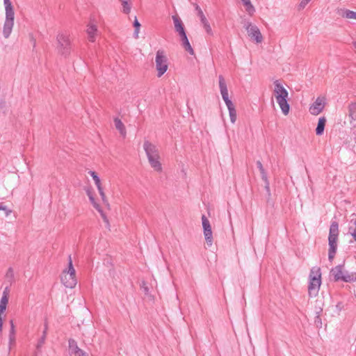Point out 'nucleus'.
<instances>
[{"label":"nucleus","mask_w":356,"mask_h":356,"mask_svg":"<svg viewBox=\"0 0 356 356\" xmlns=\"http://www.w3.org/2000/svg\"><path fill=\"white\" fill-rule=\"evenodd\" d=\"M57 40L58 44H63L65 43L66 44H69L70 43V38L67 34L59 33L57 35Z\"/></svg>","instance_id":"b1692460"},{"label":"nucleus","mask_w":356,"mask_h":356,"mask_svg":"<svg viewBox=\"0 0 356 356\" xmlns=\"http://www.w3.org/2000/svg\"><path fill=\"white\" fill-rule=\"evenodd\" d=\"M88 173L92 177L97 188H100L102 187L101 181L99 177L97 176V173L94 171H89Z\"/></svg>","instance_id":"c85d7f7f"},{"label":"nucleus","mask_w":356,"mask_h":356,"mask_svg":"<svg viewBox=\"0 0 356 356\" xmlns=\"http://www.w3.org/2000/svg\"><path fill=\"white\" fill-rule=\"evenodd\" d=\"M7 277H13V270L11 268H10L6 273Z\"/></svg>","instance_id":"4c0bfd02"},{"label":"nucleus","mask_w":356,"mask_h":356,"mask_svg":"<svg viewBox=\"0 0 356 356\" xmlns=\"http://www.w3.org/2000/svg\"><path fill=\"white\" fill-rule=\"evenodd\" d=\"M185 50L191 55L194 54V51L192 48V46H185Z\"/></svg>","instance_id":"e433bc0d"},{"label":"nucleus","mask_w":356,"mask_h":356,"mask_svg":"<svg viewBox=\"0 0 356 356\" xmlns=\"http://www.w3.org/2000/svg\"><path fill=\"white\" fill-rule=\"evenodd\" d=\"M353 135H354V140L356 142V130L353 132Z\"/></svg>","instance_id":"37998d69"},{"label":"nucleus","mask_w":356,"mask_h":356,"mask_svg":"<svg viewBox=\"0 0 356 356\" xmlns=\"http://www.w3.org/2000/svg\"><path fill=\"white\" fill-rule=\"evenodd\" d=\"M87 194H88V197H90V196H92V194H91V193H90V191H88V192H87Z\"/></svg>","instance_id":"c03bdc74"},{"label":"nucleus","mask_w":356,"mask_h":356,"mask_svg":"<svg viewBox=\"0 0 356 356\" xmlns=\"http://www.w3.org/2000/svg\"><path fill=\"white\" fill-rule=\"evenodd\" d=\"M337 13L342 17L356 19V12L355 11L348 9H339Z\"/></svg>","instance_id":"6ab92c4d"},{"label":"nucleus","mask_w":356,"mask_h":356,"mask_svg":"<svg viewBox=\"0 0 356 356\" xmlns=\"http://www.w3.org/2000/svg\"><path fill=\"white\" fill-rule=\"evenodd\" d=\"M244 6L245 7L246 11L250 14L252 15L255 12V9L252 6L250 0H245L243 2Z\"/></svg>","instance_id":"a878e982"},{"label":"nucleus","mask_w":356,"mask_h":356,"mask_svg":"<svg viewBox=\"0 0 356 356\" xmlns=\"http://www.w3.org/2000/svg\"><path fill=\"white\" fill-rule=\"evenodd\" d=\"M75 269L73 267L71 256H69L68 268L63 270L61 275V282L67 288H74L76 283Z\"/></svg>","instance_id":"39448f33"},{"label":"nucleus","mask_w":356,"mask_h":356,"mask_svg":"<svg viewBox=\"0 0 356 356\" xmlns=\"http://www.w3.org/2000/svg\"><path fill=\"white\" fill-rule=\"evenodd\" d=\"M143 148L147 158L159 155V149L156 146L148 140L144 142Z\"/></svg>","instance_id":"ddd939ff"},{"label":"nucleus","mask_w":356,"mask_h":356,"mask_svg":"<svg viewBox=\"0 0 356 356\" xmlns=\"http://www.w3.org/2000/svg\"><path fill=\"white\" fill-rule=\"evenodd\" d=\"M246 30L248 36L253 41H255L257 43H261L262 42L263 37L259 28L257 26L249 24L246 27Z\"/></svg>","instance_id":"1a4fd4ad"},{"label":"nucleus","mask_w":356,"mask_h":356,"mask_svg":"<svg viewBox=\"0 0 356 356\" xmlns=\"http://www.w3.org/2000/svg\"><path fill=\"white\" fill-rule=\"evenodd\" d=\"M9 293V288L6 287L3 290V295L0 302V310L6 309V307L8 302Z\"/></svg>","instance_id":"a211bd4d"},{"label":"nucleus","mask_w":356,"mask_h":356,"mask_svg":"<svg viewBox=\"0 0 356 356\" xmlns=\"http://www.w3.org/2000/svg\"><path fill=\"white\" fill-rule=\"evenodd\" d=\"M339 236V224L336 221H332L330 227L328 244H329V252L328 259L330 261H332L337 248V240Z\"/></svg>","instance_id":"7ed1b4c3"},{"label":"nucleus","mask_w":356,"mask_h":356,"mask_svg":"<svg viewBox=\"0 0 356 356\" xmlns=\"http://www.w3.org/2000/svg\"><path fill=\"white\" fill-rule=\"evenodd\" d=\"M140 287L141 289H143V291L145 292V293L147 294L148 292H149V288L147 287V284L145 282H143L142 284H140Z\"/></svg>","instance_id":"f704fd0d"},{"label":"nucleus","mask_w":356,"mask_h":356,"mask_svg":"<svg viewBox=\"0 0 356 356\" xmlns=\"http://www.w3.org/2000/svg\"><path fill=\"white\" fill-rule=\"evenodd\" d=\"M134 26L135 28L134 35H136V37H138V30L140 26V24L139 23V22L138 21V19L136 18L135 19V20L134 22Z\"/></svg>","instance_id":"7c9ffc66"},{"label":"nucleus","mask_w":356,"mask_h":356,"mask_svg":"<svg viewBox=\"0 0 356 356\" xmlns=\"http://www.w3.org/2000/svg\"><path fill=\"white\" fill-rule=\"evenodd\" d=\"M97 31V27L95 25H89L87 29V34H88V38L90 42H94L95 35Z\"/></svg>","instance_id":"aec40b11"},{"label":"nucleus","mask_w":356,"mask_h":356,"mask_svg":"<svg viewBox=\"0 0 356 356\" xmlns=\"http://www.w3.org/2000/svg\"><path fill=\"white\" fill-rule=\"evenodd\" d=\"M0 211H3L4 216L8 217L11 214L13 210L6 206L3 202H1L0 203Z\"/></svg>","instance_id":"bb28decb"},{"label":"nucleus","mask_w":356,"mask_h":356,"mask_svg":"<svg viewBox=\"0 0 356 356\" xmlns=\"http://www.w3.org/2000/svg\"><path fill=\"white\" fill-rule=\"evenodd\" d=\"M259 171H260V173L261 175V179L265 182V188L267 191V192L269 193L270 192V186H269V181L267 178L266 172L264 169L263 170H259Z\"/></svg>","instance_id":"cd10ccee"},{"label":"nucleus","mask_w":356,"mask_h":356,"mask_svg":"<svg viewBox=\"0 0 356 356\" xmlns=\"http://www.w3.org/2000/svg\"><path fill=\"white\" fill-rule=\"evenodd\" d=\"M273 83L275 86L273 90L274 97L282 112L284 115H286L289 114L290 108L289 104L287 102L289 93L278 80L275 81Z\"/></svg>","instance_id":"f257e3e1"},{"label":"nucleus","mask_w":356,"mask_h":356,"mask_svg":"<svg viewBox=\"0 0 356 356\" xmlns=\"http://www.w3.org/2000/svg\"><path fill=\"white\" fill-rule=\"evenodd\" d=\"M91 203L93 204L94 207L99 211H102L101 209H100V207H99V205L98 204H97L95 201V199L93 197V196H90L89 197Z\"/></svg>","instance_id":"473e14b6"},{"label":"nucleus","mask_w":356,"mask_h":356,"mask_svg":"<svg viewBox=\"0 0 356 356\" xmlns=\"http://www.w3.org/2000/svg\"><path fill=\"white\" fill-rule=\"evenodd\" d=\"M13 24L14 19L6 18L3 31L5 38H8L10 35L13 27Z\"/></svg>","instance_id":"dca6fc26"},{"label":"nucleus","mask_w":356,"mask_h":356,"mask_svg":"<svg viewBox=\"0 0 356 356\" xmlns=\"http://www.w3.org/2000/svg\"><path fill=\"white\" fill-rule=\"evenodd\" d=\"M172 19L174 22L175 29L176 32L178 33L180 40L181 41V44H191L189 40L187 38L184 25L181 21V19L177 15H173Z\"/></svg>","instance_id":"0eeeda50"},{"label":"nucleus","mask_w":356,"mask_h":356,"mask_svg":"<svg viewBox=\"0 0 356 356\" xmlns=\"http://www.w3.org/2000/svg\"><path fill=\"white\" fill-rule=\"evenodd\" d=\"M331 275L334 277L335 282L343 281L345 282H351L356 281V273H349L344 269V264H341L332 268Z\"/></svg>","instance_id":"20e7f679"},{"label":"nucleus","mask_w":356,"mask_h":356,"mask_svg":"<svg viewBox=\"0 0 356 356\" xmlns=\"http://www.w3.org/2000/svg\"><path fill=\"white\" fill-rule=\"evenodd\" d=\"M6 10V18L14 19V8L10 0H3Z\"/></svg>","instance_id":"f3484780"},{"label":"nucleus","mask_w":356,"mask_h":356,"mask_svg":"<svg viewBox=\"0 0 356 356\" xmlns=\"http://www.w3.org/2000/svg\"><path fill=\"white\" fill-rule=\"evenodd\" d=\"M257 165L259 170H263L264 169L260 161H257Z\"/></svg>","instance_id":"58836bf2"},{"label":"nucleus","mask_w":356,"mask_h":356,"mask_svg":"<svg viewBox=\"0 0 356 356\" xmlns=\"http://www.w3.org/2000/svg\"><path fill=\"white\" fill-rule=\"evenodd\" d=\"M47 325H45L44 330L43 332V335L40 341V343L38 345V348L40 347V346H42V344L44 343V341L45 340L46 334H47Z\"/></svg>","instance_id":"2f4dec72"},{"label":"nucleus","mask_w":356,"mask_h":356,"mask_svg":"<svg viewBox=\"0 0 356 356\" xmlns=\"http://www.w3.org/2000/svg\"><path fill=\"white\" fill-rule=\"evenodd\" d=\"M350 222H353L354 227H349L348 233L353 236L354 240L356 241V218L355 220H352Z\"/></svg>","instance_id":"c756f323"},{"label":"nucleus","mask_w":356,"mask_h":356,"mask_svg":"<svg viewBox=\"0 0 356 356\" xmlns=\"http://www.w3.org/2000/svg\"><path fill=\"white\" fill-rule=\"evenodd\" d=\"M202 224L204 231V236L207 242V244L209 246H211L213 244V234H212V229L211 226L210 224L209 220L207 219V218L202 215Z\"/></svg>","instance_id":"6e6552de"},{"label":"nucleus","mask_w":356,"mask_h":356,"mask_svg":"<svg viewBox=\"0 0 356 356\" xmlns=\"http://www.w3.org/2000/svg\"><path fill=\"white\" fill-rule=\"evenodd\" d=\"M311 0H302L301 2L299 4V7L300 9L304 8L306 5Z\"/></svg>","instance_id":"c9c22d12"},{"label":"nucleus","mask_w":356,"mask_h":356,"mask_svg":"<svg viewBox=\"0 0 356 356\" xmlns=\"http://www.w3.org/2000/svg\"><path fill=\"white\" fill-rule=\"evenodd\" d=\"M69 342V352L70 356H88V354L80 349L74 339H70Z\"/></svg>","instance_id":"f8f14e48"},{"label":"nucleus","mask_w":356,"mask_h":356,"mask_svg":"<svg viewBox=\"0 0 356 356\" xmlns=\"http://www.w3.org/2000/svg\"><path fill=\"white\" fill-rule=\"evenodd\" d=\"M114 124H115L116 129H118L119 131L120 134L123 137H125L126 134H127V131H126L125 127H124V124L122 123V122L119 118H116L114 119Z\"/></svg>","instance_id":"412c9836"},{"label":"nucleus","mask_w":356,"mask_h":356,"mask_svg":"<svg viewBox=\"0 0 356 356\" xmlns=\"http://www.w3.org/2000/svg\"><path fill=\"white\" fill-rule=\"evenodd\" d=\"M353 44H356V41L353 42Z\"/></svg>","instance_id":"49530a36"},{"label":"nucleus","mask_w":356,"mask_h":356,"mask_svg":"<svg viewBox=\"0 0 356 356\" xmlns=\"http://www.w3.org/2000/svg\"><path fill=\"white\" fill-rule=\"evenodd\" d=\"M325 107V98L318 97L315 102L310 106L309 112L314 115H318Z\"/></svg>","instance_id":"9d476101"},{"label":"nucleus","mask_w":356,"mask_h":356,"mask_svg":"<svg viewBox=\"0 0 356 356\" xmlns=\"http://www.w3.org/2000/svg\"><path fill=\"white\" fill-rule=\"evenodd\" d=\"M10 325H11V329H10V334L11 335L14 334V325L13 321H10Z\"/></svg>","instance_id":"ea45409f"},{"label":"nucleus","mask_w":356,"mask_h":356,"mask_svg":"<svg viewBox=\"0 0 356 356\" xmlns=\"http://www.w3.org/2000/svg\"><path fill=\"white\" fill-rule=\"evenodd\" d=\"M241 1H242V3H243V1H245V0H241Z\"/></svg>","instance_id":"09e8293b"},{"label":"nucleus","mask_w":356,"mask_h":356,"mask_svg":"<svg viewBox=\"0 0 356 356\" xmlns=\"http://www.w3.org/2000/svg\"><path fill=\"white\" fill-rule=\"evenodd\" d=\"M321 285V273L318 267H313L309 276L308 293L309 296L316 297L318 294Z\"/></svg>","instance_id":"f03ea898"},{"label":"nucleus","mask_w":356,"mask_h":356,"mask_svg":"<svg viewBox=\"0 0 356 356\" xmlns=\"http://www.w3.org/2000/svg\"><path fill=\"white\" fill-rule=\"evenodd\" d=\"M148 161L152 168L157 172L162 171V165L160 162V156L148 157Z\"/></svg>","instance_id":"2eb2a0df"},{"label":"nucleus","mask_w":356,"mask_h":356,"mask_svg":"<svg viewBox=\"0 0 356 356\" xmlns=\"http://www.w3.org/2000/svg\"><path fill=\"white\" fill-rule=\"evenodd\" d=\"M14 340L13 335L10 334V342L12 343V341Z\"/></svg>","instance_id":"79ce46f5"},{"label":"nucleus","mask_w":356,"mask_h":356,"mask_svg":"<svg viewBox=\"0 0 356 356\" xmlns=\"http://www.w3.org/2000/svg\"><path fill=\"white\" fill-rule=\"evenodd\" d=\"M195 10L197 11V14L200 13V11H202L201 8L197 4L195 5Z\"/></svg>","instance_id":"a19ab883"},{"label":"nucleus","mask_w":356,"mask_h":356,"mask_svg":"<svg viewBox=\"0 0 356 356\" xmlns=\"http://www.w3.org/2000/svg\"><path fill=\"white\" fill-rule=\"evenodd\" d=\"M197 15L199 17L200 20L206 33L209 35H212L213 32H212L211 27L207 17H205L204 14L203 13V11H200V13H197Z\"/></svg>","instance_id":"4468645a"},{"label":"nucleus","mask_w":356,"mask_h":356,"mask_svg":"<svg viewBox=\"0 0 356 356\" xmlns=\"http://www.w3.org/2000/svg\"><path fill=\"white\" fill-rule=\"evenodd\" d=\"M156 69L158 76L161 77L168 70V63L167 54L163 50H158L155 58Z\"/></svg>","instance_id":"423d86ee"},{"label":"nucleus","mask_w":356,"mask_h":356,"mask_svg":"<svg viewBox=\"0 0 356 356\" xmlns=\"http://www.w3.org/2000/svg\"><path fill=\"white\" fill-rule=\"evenodd\" d=\"M348 115L353 120H356V103L349 104Z\"/></svg>","instance_id":"393cba45"},{"label":"nucleus","mask_w":356,"mask_h":356,"mask_svg":"<svg viewBox=\"0 0 356 356\" xmlns=\"http://www.w3.org/2000/svg\"><path fill=\"white\" fill-rule=\"evenodd\" d=\"M97 189H98V191L99 193V195H101L102 201L104 202H107V200H106L105 193H104L102 187H101L100 188H97Z\"/></svg>","instance_id":"72a5a7b5"},{"label":"nucleus","mask_w":356,"mask_h":356,"mask_svg":"<svg viewBox=\"0 0 356 356\" xmlns=\"http://www.w3.org/2000/svg\"><path fill=\"white\" fill-rule=\"evenodd\" d=\"M226 106L229 110L230 121L232 122V123H235L236 120V111L235 109L234 104L231 103L230 105L229 104Z\"/></svg>","instance_id":"5701e85b"},{"label":"nucleus","mask_w":356,"mask_h":356,"mask_svg":"<svg viewBox=\"0 0 356 356\" xmlns=\"http://www.w3.org/2000/svg\"><path fill=\"white\" fill-rule=\"evenodd\" d=\"M219 87L220 90V94L222 97L226 105H230L232 102L229 99L228 90L227 87V84L225 83V79L222 75H220L219 77Z\"/></svg>","instance_id":"9b49d317"},{"label":"nucleus","mask_w":356,"mask_h":356,"mask_svg":"<svg viewBox=\"0 0 356 356\" xmlns=\"http://www.w3.org/2000/svg\"><path fill=\"white\" fill-rule=\"evenodd\" d=\"M241 1H242V3H243V1H245V0H241Z\"/></svg>","instance_id":"de8ad7c7"},{"label":"nucleus","mask_w":356,"mask_h":356,"mask_svg":"<svg viewBox=\"0 0 356 356\" xmlns=\"http://www.w3.org/2000/svg\"><path fill=\"white\" fill-rule=\"evenodd\" d=\"M102 216H103V218H104V220L106 222H108V220H107L106 218L105 217V216H104V214H102Z\"/></svg>","instance_id":"a18cd8bd"},{"label":"nucleus","mask_w":356,"mask_h":356,"mask_svg":"<svg viewBox=\"0 0 356 356\" xmlns=\"http://www.w3.org/2000/svg\"><path fill=\"white\" fill-rule=\"evenodd\" d=\"M326 119L323 117L319 118L317 127L316 129V134L318 136H321L323 134L325 126Z\"/></svg>","instance_id":"4be33fe9"}]
</instances>
